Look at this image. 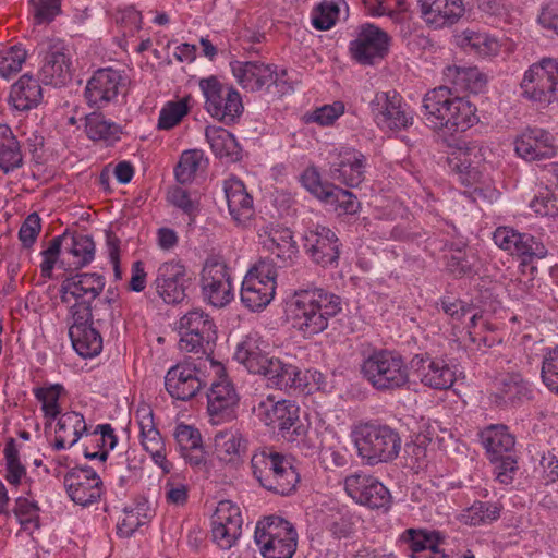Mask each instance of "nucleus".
I'll return each mask as SVG.
<instances>
[{
  "mask_svg": "<svg viewBox=\"0 0 558 558\" xmlns=\"http://www.w3.org/2000/svg\"><path fill=\"white\" fill-rule=\"evenodd\" d=\"M342 311L341 298L324 288L296 290L289 304L292 327L310 338L326 330L329 320Z\"/></svg>",
  "mask_w": 558,
  "mask_h": 558,
  "instance_id": "obj_1",
  "label": "nucleus"
},
{
  "mask_svg": "<svg viewBox=\"0 0 558 558\" xmlns=\"http://www.w3.org/2000/svg\"><path fill=\"white\" fill-rule=\"evenodd\" d=\"M423 117L430 129L450 133L464 132L478 121L475 106L445 86L425 94Z\"/></svg>",
  "mask_w": 558,
  "mask_h": 558,
  "instance_id": "obj_2",
  "label": "nucleus"
},
{
  "mask_svg": "<svg viewBox=\"0 0 558 558\" xmlns=\"http://www.w3.org/2000/svg\"><path fill=\"white\" fill-rule=\"evenodd\" d=\"M363 378L379 392H395L410 387V371L396 351L380 349L373 351L361 364Z\"/></svg>",
  "mask_w": 558,
  "mask_h": 558,
  "instance_id": "obj_3",
  "label": "nucleus"
},
{
  "mask_svg": "<svg viewBox=\"0 0 558 558\" xmlns=\"http://www.w3.org/2000/svg\"><path fill=\"white\" fill-rule=\"evenodd\" d=\"M357 456L366 465L393 461L401 450L399 433L386 424L361 423L352 430Z\"/></svg>",
  "mask_w": 558,
  "mask_h": 558,
  "instance_id": "obj_4",
  "label": "nucleus"
},
{
  "mask_svg": "<svg viewBox=\"0 0 558 558\" xmlns=\"http://www.w3.org/2000/svg\"><path fill=\"white\" fill-rule=\"evenodd\" d=\"M201 365L213 375L207 392V413L213 424H220L235 418L240 397L232 381L225 374L223 365L213 356H204Z\"/></svg>",
  "mask_w": 558,
  "mask_h": 558,
  "instance_id": "obj_5",
  "label": "nucleus"
},
{
  "mask_svg": "<svg viewBox=\"0 0 558 558\" xmlns=\"http://www.w3.org/2000/svg\"><path fill=\"white\" fill-rule=\"evenodd\" d=\"M254 539L264 558H292L298 546V532L288 520L268 515L257 521Z\"/></svg>",
  "mask_w": 558,
  "mask_h": 558,
  "instance_id": "obj_6",
  "label": "nucleus"
},
{
  "mask_svg": "<svg viewBox=\"0 0 558 558\" xmlns=\"http://www.w3.org/2000/svg\"><path fill=\"white\" fill-rule=\"evenodd\" d=\"M205 98L206 111L226 125L235 123L243 113L241 94L232 85L220 82L216 76L199 81Z\"/></svg>",
  "mask_w": 558,
  "mask_h": 558,
  "instance_id": "obj_7",
  "label": "nucleus"
},
{
  "mask_svg": "<svg viewBox=\"0 0 558 558\" xmlns=\"http://www.w3.org/2000/svg\"><path fill=\"white\" fill-rule=\"evenodd\" d=\"M180 341L182 351L210 353L217 340V328L214 319L202 308H193L180 318Z\"/></svg>",
  "mask_w": 558,
  "mask_h": 558,
  "instance_id": "obj_8",
  "label": "nucleus"
},
{
  "mask_svg": "<svg viewBox=\"0 0 558 558\" xmlns=\"http://www.w3.org/2000/svg\"><path fill=\"white\" fill-rule=\"evenodd\" d=\"M375 124L384 132H399L414 122V111L396 90L377 92L369 102Z\"/></svg>",
  "mask_w": 558,
  "mask_h": 558,
  "instance_id": "obj_9",
  "label": "nucleus"
},
{
  "mask_svg": "<svg viewBox=\"0 0 558 558\" xmlns=\"http://www.w3.org/2000/svg\"><path fill=\"white\" fill-rule=\"evenodd\" d=\"M201 290L205 302L214 307H225L234 299L231 269L221 256L206 258L201 271Z\"/></svg>",
  "mask_w": 558,
  "mask_h": 558,
  "instance_id": "obj_10",
  "label": "nucleus"
},
{
  "mask_svg": "<svg viewBox=\"0 0 558 558\" xmlns=\"http://www.w3.org/2000/svg\"><path fill=\"white\" fill-rule=\"evenodd\" d=\"M522 96L539 104L558 101V60L542 58L529 66L521 82Z\"/></svg>",
  "mask_w": 558,
  "mask_h": 558,
  "instance_id": "obj_11",
  "label": "nucleus"
},
{
  "mask_svg": "<svg viewBox=\"0 0 558 558\" xmlns=\"http://www.w3.org/2000/svg\"><path fill=\"white\" fill-rule=\"evenodd\" d=\"M276 279L274 263L260 260L243 279L240 291L243 305L253 312L266 307L275 296Z\"/></svg>",
  "mask_w": 558,
  "mask_h": 558,
  "instance_id": "obj_12",
  "label": "nucleus"
},
{
  "mask_svg": "<svg viewBox=\"0 0 558 558\" xmlns=\"http://www.w3.org/2000/svg\"><path fill=\"white\" fill-rule=\"evenodd\" d=\"M69 337L73 349L82 357L97 356L102 350V337L94 327L92 308L84 304L70 305Z\"/></svg>",
  "mask_w": 558,
  "mask_h": 558,
  "instance_id": "obj_13",
  "label": "nucleus"
},
{
  "mask_svg": "<svg viewBox=\"0 0 558 558\" xmlns=\"http://www.w3.org/2000/svg\"><path fill=\"white\" fill-rule=\"evenodd\" d=\"M300 408L294 401H275L272 397L262 400L256 408V415L267 426L277 428L281 436L290 441L303 434L304 428L299 418Z\"/></svg>",
  "mask_w": 558,
  "mask_h": 558,
  "instance_id": "obj_14",
  "label": "nucleus"
},
{
  "mask_svg": "<svg viewBox=\"0 0 558 558\" xmlns=\"http://www.w3.org/2000/svg\"><path fill=\"white\" fill-rule=\"evenodd\" d=\"M344 490L355 504L371 510L387 512L392 506L389 489L377 477L362 471L344 478Z\"/></svg>",
  "mask_w": 558,
  "mask_h": 558,
  "instance_id": "obj_15",
  "label": "nucleus"
},
{
  "mask_svg": "<svg viewBox=\"0 0 558 558\" xmlns=\"http://www.w3.org/2000/svg\"><path fill=\"white\" fill-rule=\"evenodd\" d=\"M63 485L70 500L81 507L97 504L106 492L99 474L86 464L70 469L64 474Z\"/></svg>",
  "mask_w": 558,
  "mask_h": 558,
  "instance_id": "obj_16",
  "label": "nucleus"
},
{
  "mask_svg": "<svg viewBox=\"0 0 558 558\" xmlns=\"http://www.w3.org/2000/svg\"><path fill=\"white\" fill-rule=\"evenodd\" d=\"M331 179L349 187H357L365 179L366 156L350 146L333 147L327 156Z\"/></svg>",
  "mask_w": 558,
  "mask_h": 558,
  "instance_id": "obj_17",
  "label": "nucleus"
},
{
  "mask_svg": "<svg viewBox=\"0 0 558 558\" xmlns=\"http://www.w3.org/2000/svg\"><path fill=\"white\" fill-rule=\"evenodd\" d=\"M203 359L198 357L197 364L179 363L167 372L165 386L172 398L183 401L190 400L207 384L205 378L207 369L201 365Z\"/></svg>",
  "mask_w": 558,
  "mask_h": 558,
  "instance_id": "obj_18",
  "label": "nucleus"
},
{
  "mask_svg": "<svg viewBox=\"0 0 558 558\" xmlns=\"http://www.w3.org/2000/svg\"><path fill=\"white\" fill-rule=\"evenodd\" d=\"M124 88L123 73L112 68H104L93 73L86 83L84 95L90 107L100 109L117 101Z\"/></svg>",
  "mask_w": 558,
  "mask_h": 558,
  "instance_id": "obj_19",
  "label": "nucleus"
},
{
  "mask_svg": "<svg viewBox=\"0 0 558 558\" xmlns=\"http://www.w3.org/2000/svg\"><path fill=\"white\" fill-rule=\"evenodd\" d=\"M41 80L47 85L64 86L71 80V59L63 40L49 38L41 44Z\"/></svg>",
  "mask_w": 558,
  "mask_h": 558,
  "instance_id": "obj_20",
  "label": "nucleus"
},
{
  "mask_svg": "<svg viewBox=\"0 0 558 558\" xmlns=\"http://www.w3.org/2000/svg\"><path fill=\"white\" fill-rule=\"evenodd\" d=\"M243 519L238 505L230 500L218 502L211 515V538L221 549H230L242 534Z\"/></svg>",
  "mask_w": 558,
  "mask_h": 558,
  "instance_id": "obj_21",
  "label": "nucleus"
},
{
  "mask_svg": "<svg viewBox=\"0 0 558 558\" xmlns=\"http://www.w3.org/2000/svg\"><path fill=\"white\" fill-rule=\"evenodd\" d=\"M389 43L390 37L386 32L374 24L366 23L360 26L356 38L350 43L349 50L356 62L369 65L387 54Z\"/></svg>",
  "mask_w": 558,
  "mask_h": 558,
  "instance_id": "obj_22",
  "label": "nucleus"
},
{
  "mask_svg": "<svg viewBox=\"0 0 558 558\" xmlns=\"http://www.w3.org/2000/svg\"><path fill=\"white\" fill-rule=\"evenodd\" d=\"M493 240L499 248L522 258L524 263L547 255L546 246L535 236L511 227H498L493 233Z\"/></svg>",
  "mask_w": 558,
  "mask_h": 558,
  "instance_id": "obj_23",
  "label": "nucleus"
},
{
  "mask_svg": "<svg viewBox=\"0 0 558 558\" xmlns=\"http://www.w3.org/2000/svg\"><path fill=\"white\" fill-rule=\"evenodd\" d=\"M185 277L186 268L181 260H168L158 266L153 286L165 303L178 304L185 298Z\"/></svg>",
  "mask_w": 558,
  "mask_h": 558,
  "instance_id": "obj_24",
  "label": "nucleus"
},
{
  "mask_svg": "<svg viewBox=\"0 0 558 558\" xmlns=\"http://www.w3.org/2000/svg\"><path fill=\"white\" fill-rule=\"evenodd\" d=\"M106 279L97 272H82L65 279L61 284V302L70 305L84 304L92 308V302L102 292Z\"/></svg>",
  "mask_w": 558,
  "mask_h": 558,
  "instance_id": "obj_25",
  "label": "nucleus"
},
{
  "mask_svg": "<svg viewBox=\"0 0 558 558\" xmlns=\"http://www.w3.org/2000/svg\"><path fill=\"white\" fill-rule=\"evenodd\" d=\"M136 418L143 449L149 453L156 465L165 473H169L171 463L167 459L166 441L155 424L153 410L149 407L140 408L136 411Z\"/></svg>",
  "mask_w": 558,
  "mask_h": 558,
  "instance_id": "obj_26",
  "label": "nucleus"
},
{
  "mask_svg": "<svg viewBox=\"0 0 558 558\" xmlns=\"http://www.w3.org/2000/svg\"><path fill=\"white\" fill-rule=\"evenodd\" d=\"M515 154L526 161L555 157L557 147L554 135L542 128H526L514 140Z\"/></svg>",
  "mask_w": 558,
  "mask_h": 558,
  "instance_id": "obj_27",
  "label": "nucleus"
},
{
  "mask_svg": "<svg viewBox=\"0 0 558 558\" xmlns=\"http://www.w3.org/2000/svg\"><path fill=\"white\" fill-rule=\"evenodd\" d=\"M411 367L421 383L432 389L445 390L456 381V372L441 357L416 354L411 360Z\"/></svg>",
  "mask_w": 558,
  "mask_h": 558,
  "instance_id": "obj_28",
  "label": "nucleus"
},
{
  "mask_svg": "<svg viewBox=\"0 0 558 558\" xmlns=\"http://www.w3.org/2000/svg\"><path fill=\"white\" fill-rule=\"evenodd\" d=\"M420 16L433 29L457 24L465 14L463 0H416Z\"/></svg>",
  "mask_w": 558,
  "mask_h": 558,
  "instance_id": "obj_29",
  "label": "nucleus"
},
{
  "mask_svg": "<svg viewBox=\"0 0 558 558\" xmlns=\"http://www.w3.org/2000/svg\"><path fill=\"white\" fill-rule=\"evenodd\" d=\"M303 247L312 260L322 266L332 265L339 258L338 238L324 226L317 225L305 231Z\"/></svg>",
  "mask_w": 558,
  "mask_h": 558,
  "instance_id": "obj_30",
  "label": "nucleus"
},
{
  "mask_svg": "<svg viewBox=\"0 0 558 558\" xmlns=\"http://www.w3.org/2000/svg\"><path fill=\"white\" fill-rule=\"evenodd\" d=\"M260 376L268 387L283 391H304L307 386L306 375L298 365L277 356L269 359Z\"/></svg>",
  "mask_w": 558,
  "mask_h": 558,
  "instance_id": "obj_31",
  "label": "nucleus"
},
{
  "mask_svg": "<svg viewBox=\"0 0 558 558\" xmlns=\"http://www.w3.org/2000/svg\"><path fill=\"white\" fill-rule=\"evenodd\" d=\"M236 83L246 92H258L271 86L272 64L260 61H230Z\"/></svg>",
  "mask_w": 558,
  "mask_h": 558,
  "instance_id": "obj_32",
  "label": "nucleus"
},
{
  "mask_svg": "<svg viewBox=\"0 0 558 558\" xmlns=\"http://www.w3.org/2000/svg\"><path fill=\"white\" fill-rule=\"evenodd\" d=\"M222 186L232 220L238 226H247L254 217L255 210L253 197L246 191L244 183L240 179L231 177L223 181Z\"/></svg>",
  "mask_w": 558,
  "mask_h": 558,
  "instance_id": "obj_33",
  "label": "nucleus"
},
{
  "mask_svg": "<svg viewBox=\"0 0 558 558\" xmlns=\"http://www.w3.org/2000/svg\"><path fill=\"white\" fill-rule=\"evenodd\" d=\"M266 348L267 343L258 332H250L238 343L234 359L250 373L260 375L271 357Z\"/></svg>",
  "mask_w": 558,
  "mask_h": 558,
  "instance_id": "obj_34",
  "label": "nucleus"
},
{
  "mask_svg": "<svg viewBox=\"0 0 558 558\" xmlns=\"http://www.w3.org/2000/svg\"><path fill=\"white\" fill-rule=\"evenodd\" d=\"M88 432L83 414L76 411H68L57 417L54 441L52 448L56 451L72 448Z\"/></svg>",
  "mask_w": 558,
  "mask_h": 558,
  "instance_id": "obj_35",
  "label": "nucleus"
},
{
  "mask_svg": "<svg viewBox=\"0 0 558 558\" xmlns=\"http://www.w3.org/2000/svg\"><path fill=\"white\" fill-rule=\"evenodd\" d=\"M41 100V85L39 81L32 74H23L10 87L8 104L15 111H29L34 108H37Z\"/></svg>",
  "mask_w": 558,
  "mask_h": 558,
  "instance_id": "obj_36",
  "label": "nucleus"
},
{
  "mask_svg": "<svg viewBox=\"0 0 558 558\" xmlns=\"http://www.w3.org/2000/svg\"><path fill=\"white\" fill-rule=\"evenodd\" d=\"M533 399L532 384L519 375L509 376L497 383L490 400L499 408L517 407Z\"/></svg>",
  "mask_w": 558,
  "mask_h": 558,
  "instance_id": "obj_37",
  "label": "nucleus"
},
{
  "mask_svg": "<svg viewBox=\"0 0 558 558\" xmlns=\"http://www.w3.org/2000/svg\"><path fill=\"white\" fill-rule=\"evenodd\" d=\"M174 438L180 456L192 468L201 469L206 463L202 435L199 430L184 423L178 424Z\"/></svg>",
  "mask_w": 558,
  "mask_h": 558,
  "instance_id": "obj_38",
  "label": "nucleus"
},
{
  "mask_svg": "<svg viewBox=\"0 0 558 558\" xmlns=\"http://www.w3.org/2000/svg\"><path fill=\"white\" fill-rule=\"evenodd\" d=\"M361 517L348 506L337 505L330 507L323 519V526L335 539L353 536Z\"/></svg>",
  "mask_w": 558,
  "mask_h": 558,
  "instance_id": "obj_39",
  "label": "nucleus"
},
{
  "mask_svg": "<svg viewBox=\"0 0 558 558\" xmlns=\"http://www.w3.org/2000/svg\"><path fill=\"white\" fill-rule=\"evenodd\" d=\"M264 246L277 260L279 267H288L294 263L299 247L289 228H271Z\"/></svg>",
  "mask_w": 558,
  "mask_h": 558,
  "instance_id": "obj_40",
  "label": "nucleus"
},
{
  "mask_svg": "<svg viewBox=\"0 0 558 558\" xmlns=\"http://www.w3.org/2000/svg\"><path fill=\"white\" fill-rule=\"evenodd\" d=\"M480 438L489 460L515 454V439L506 425H490L481 432Z\"/></svg>",
  "mask_w": 558,
  "mask_h": 558,
  "instance_id": "obj_41",
  "label": "nucleus"
},
{
  "mask_svg": "<svg viewBox=\"0 0 558 558\" xmlns=\"http://www.w3.org/2000/svg\"><path fill=\"white\" fill-rule=\"evenodd\" d=\"M215 450L219 460L226 463H236L242 460L247 450V439L233 429L221 430L215 436Z\"/></svg>",
  "mask_w": 558,
  "mask_h": 558,
  "instance_id": "obj_42",
  "label": "nucleus"
},
{
  "mask_svg": "<svg viewBox=\"0 0 558 558\" xmlns=\"http://www.w3.org/2000/svg\"><path fill=\"white\" fill-rule=\"evenodd\" d=\"M64 254L71 256L70 263L75 268L90 264L95 258V243L90 235L84 233H63Z\"/></svg>",
  "mask_w": 558,
  "mask_h": 558,
  "instance_id": "obj_43",
  "label": "nucleus"
},
{
  "mask_svg": "<svg viewBox=\"0 0 558 558\" xmlns=\"http://www.w3.org/2000/svg\"><path fill=\"white\" fill-rule=\"evenodd\" d=\"M205 136L216 157L229 158L230 160L240 158L241 148L233 134L228 130L221 126L208 125L205 129Z\"/></svg>",
  "mask_w": 558,
  "mask_h": 558,
  "instance_id": "obj_44",
  "label": "nucleus"
},
{
  "mask_svg": "<svg viewBox=\"0 0 558 558\" xmlns=\"http://www.w3.org/2000/svg\"><path fill=\"white\" fill-rule=\"evenodd\" d=\"M299 482L300 474L291 460L287 458L284 463L280 464L279 469L268 476L260 486L271 493L289 496L296 490Z\"/></svg>",
  "mask_w": 558,
  "mask_h": 558,
  "instance_id": "obj_45",
  "label": "nucleus"
},
{
  "mask_svg": "<svg viewBox=\"0 0 558 558\" xmlns=\"http://www.w3.org/2000/svg\"><path fill=\"white\" fill-rule=\"evenodd\" d=\"M288 457L278 452L271 447H262L256 449L251 458V469L253 476L262 485L272 475L279 465L284 463Z\"/></svg>",
  "mask_w": 558,
  "mask_h": 558,
  "instance_id": "obj_46",
  "label": "nucleus"
},
{
  "mask_svg": "<svg viewBox=\"0 0 558 558\" xmlns=\"http://www.w3.org/2000/svg\"><path fill=\"white\" fill-rule=\"evenodd\" d=\"M23 166L21 146L10 126L0 124V170L10 173Z\"/></svg>",
  "mask_w": 558,
  "mask_h": 558,
  "instance_id": "obj_47",
  "label": "nucleus"
},
{
  "mask_svg": "<svg viewBox=\"0 0 558 558\" xmlns=\"http://www.w3.org/2000/svg\"><path fill=\"white\" fill-rule=\"evenodd\" d=\"M485 154L486 149L478 144L461 141L456 147H452L447 159L450 169L458 172L485 161Z\"/></svg>",
  "mask_w": 558,
  "mask_h": 558,
  "instance_id": "obj_48",
  "label": "nucleus"
},
{
  "mask_svg": "<svg viewBox=\"0 0 558 558\" xmlns=\"http://www.w3.org/2000/svg\"><path fill=\"white\" fill-rule=\"evenodd\" d=\"M90 440L95 442L99 450H92L89 446L84 448V457L88 460H99L106 462L109 452L118 445V436L114 428L109 423L98 424L89 434Z\"/></svg>",
  "mask_w": 558,
  "mask_h": 558,
  "instance_id": "obj_49",
  "label": "nucleus"
},
{
  "mask_svg": "<svg viewBox=\"0 0 558 558\" xmlns=\"http://www.w3.org/2000/svg\"><path fill=\"white\" fill-rule=\"evenodd\" d=\"M85 133L94 142L113 143L120 140L121 128L100 112L85 117Z\"/></svg>",
  "mask_w": 558,
  "mask_h": 558,
  "instance_id": "obj_50",
  "label": "nucleus"
},
{
  "mask_svg": "<svg viewBox=\"0 0 558 558\" xmlns=\"http://www.w3.org/2000/svg\"><path fill=\"white\" fill-rule=\"evenodd\" d=\"M445 76L456 88L478 93L486 85V77L476 66L450 65L445 70Z\"/></svg>",
  "mask_w": 558,
  "mask_h": 558,
  "instance_id": "obj_51",
  "label": "nucleus"
},
{
  "mask_svg": "<svg viewBox=\"0 0 558 558\" xmlns=\"http://www.w3.org/2000/svg\"><path fill=\"white\" fill-rule=\"evenodd\" d=\"M64 391V387L61 384L33 388L35 399L41 404L40 409L46 426L51 425L62 414L60 398Z\"/></svg>",
  "mask_w": 558,
  "mask_h": 558,
  "instance_id": "obj_52",
  "label": "nucleus"
},
{
  "mask_svg": "<svg viewBox=\"0 0 558 558\" xmlns=\"http://www.w3.org/2000/svg\"><path fill=\"white\" fill-rule=\"evenodd\" d=\"M4 480L13 487H19L27 478V470L21 460L16 440L8 438L3 448Z\"/></svg>",
  "mask_w": 558,
  "mask_h": 558,
  "instance_id": "obj_53",
  "label": "nucleus"
},
{
  "mask_svg": "<svg viewBox=\"0 0 558 558\" xmlns=\"http://www.w3.org/2000/svg\"><path fill=\"white\" fill-rule=\"evenodd\" d=\"M501 508L496 502L474 501L460 514V521L471 526L490 524L500 517Z\"/></svg>",
  "mask_w": 558,
  "mask_h": 558,
  "instance_id": "obj_54",
  "label": "nucleus"
},
{
  "mask_svg": "<svg viewBox=\"0 0 558 558\" xmlns=\"http://www.w3.org/2000/svg\"><path fill=\"white\" fill-rule=\"evenodd\" d=\"M461 45L477 54L478 57L486 58L496 56L499 52V41L486 33L464 31L461 36Z\"/></svg>",
  "mask_w": 558,
  "mask_h": 558,
  "instance_id": "obj_55",
  "label": "nucleus"
},
{
  "mask_svg": "<svg viewBox=\"0 0 558 558\" xmlns=\"http://www.w3.org/2000/svg\"><path fill=\"white\" fill-rule=\"evenodd\" d=\"M191 110L190 97L167 101L159 111L157 129L169 131L175 128Z\"/></svg>",
  "mask_w": 558,
  "mask_h": 558,
  "instance_id": "obj_56",
  "label": "nucleus"
},
{
  "mask_svg": "<svg viewBox=\"0 0 558 558\" xmlns=\"http://www.w3.org/2000/svg\"><path fill=\"white\" fill-rule=\"evenodd\" d=\"M541 380L555 396H558V344L542 350Z\"/></svg>",
  "mask_w": 558,
  "mask_h": 558,
  "instance_id": "obj_57",
  "label": "nucleus"
},
{
  "mask_svg": "<svg viewBox=\"0 0 558 558\" xmlns=\"http://www.w3.org/2000/svg\"><path fill=\"white\" fill-rule=\"evenodd\" d=\"M27 50L22 44L0 50V77L9 80L16 75L27 59Z\"/></svg>",
  "mask_w": 558,
  "mask_h": 558,
  "instance_id": "obj_58",
  "label": "nucleus"
},
{
  "mask_svg": "<svg viewBox=\"0 0 558 558\" xmlns=\"http://www.w3.org/2000/svg\"><path fill=\"white\" fill-rule=\"evenodd\" d=\"M490 170H493V166L485 160L480 165H472L464 171H458L457 174L463 185L472 187L476 192L490 186L493 181Z\"/></svg>",
  "mask_w": 558,
  "mask_h": 558,
  "instance_id": "obj_59",
  "label": "nucleus"
},
{
  "mask_svg": "<svg viewBox=\"0 0 558 558\" xmlns=\"http://www.w3.org/2000/svg\"><path fill=\"white\" fill-rule=\"evenodd\" d=\"M203 157V151L199 149L184 150L174 169L177 181L181 184L192 182L201 167Z\"/></svg>",
  "mask_w": 558,
  "mask_h": 558,
  "instance_id": "obj_60",
  "label": "nucleus"
},
{
  "mask_svg": "<svg viewBox=\"0 0 558 558\" xmlns=\"http://www.w3.org/2000/svg\"><path fill=\"white\" fill-rule=\"evenodd\" d=\"M340 9L337 0H323L311 14L312 25L319 31L330 29L339 17Z\"/></svg>",
  "mask_w": 558,
  "mask_h": 558,
  "instance_id": "obj_61",
  "label": "nucleus"
},
{
  "mask_svg": "<svg viewBox=\"0 0 558 558\" xmlns=\"http://www.w3.org/2000/svg\"><path fill=\"white\" fill-rule=\"evenodd\" d=\"M167 199L189 217L190 223L195 221L199 213V201L193 198L189 191L180 186H173L168 191Z\"/></svg>",
  "mask_w": 558,
  "mask_h": 558,
  "instance_id": "obj_62",
  "label": "nucleus"
},
{
  "mask_svg": "<svg viewBox=\"0 0 558 558\" xmlns=\"http://www.w3.org/2000/svg\"><path fill=\"white\" fill-rule=\"evenodd\" d=\"M324 202L349 215L357 213L360 208V202L352 192L336 185H332Z\"/></svg>",
  "mask_w": 558,
  "mask_h": 558,
  "instance_id": "obj_63",
  "label": "nucleus"
},
{
  "mask_svg": "<svg viewBox=\"0 0 558 558\" xmlns=\"http://www.w3.org/2000/svg\"><path fill=\"white\" fill-rule=\"evenodd\" d=\"M300 182L307 192L323 202L333 185L322 181L320 173L315 166H310L302 172Z\"/></svg>",
  "mask_w": 558,
  "mask_h": 558,
  "instance_id": "obj_64",
  "label": "nucleus"
}]
</instances>
